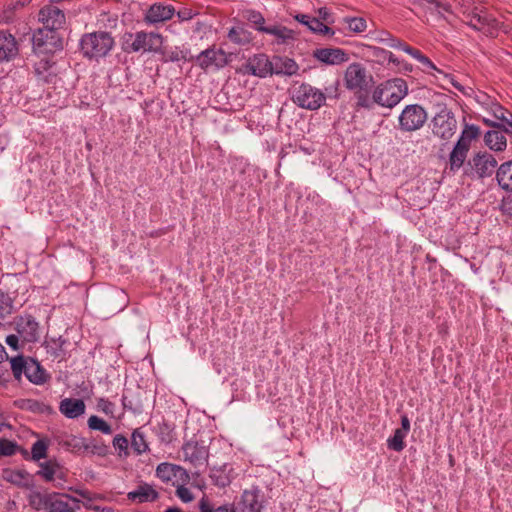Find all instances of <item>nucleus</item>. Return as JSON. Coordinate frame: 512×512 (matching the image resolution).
<instances>
[{"mask_svg": "<svg viewBox=\"0 0 512 512\" xmlns=\"http://www.w3.org/2000/svg\"><path fill=\"white\" fill-rule=\"evenodd\" d=\"M459 12L463 15L464 21L473 29L482 32L486 36L494 37L500 31V24L491 15L486 7L476 4L475 0H452Z\"/></svg>", "mask_w": 512, "mask_h": 512, "instance_id": "1", "label": "nucleus"}, {"mask_svg": "<svg viewBox=\"0 0 512 512\" xmlns=\"http://www.w3.org/2000/svg\"><path fill=\"white\" fill-rule=\"evenodd\" d=\"M408 94V84L402 78H393L377 85L372 92L373 101L381 107L393 108Z\"/></svg>", "mask_w": 512, "mask_h": 512, "instance_id": "2", "label": "nucleus"}, {"mask_svg": "<svg viewBox=\"0 0 512 512\" xmlns=\"http://www.w3.org/2000/svg\"><path fill=\"white\" fill-rule=\"evenodd\" d=\"M115 45L109 32L97 31L84 34L80 40L81 52L84 57L99 60L106 57Z\"/></svg>", "mask_w": 512, "mask_h": 512, "instance_id": "3", "label": "nucleus"}, {"mask_svg": "<svg viewBox=\"0 0 512 512\" xmlns=\"http://www.w3.org/2000/svg\"><path fill=\"white\" fill-rule=\"evenodd\" d=\"M163 44V37L154 32L139 31L126 33L123 36L122 48L126 52L146 53L159 52Z\"/></svg>", "mask_w": 512, "mask_h": 512, "instance_id": "4", "label": "nucleus"}, {"mask_svg": "<svg viewBox=\"0 0 512 512\" xmlns=\"http://www.w3.org/2000/svg\"><path fill=\"white\" fill-rule=\"evenodd\" d=\"M343 83L348 91L356 94L367 91L374 83V79L361 63L353 62L345 69Z\"/></svg>", "mask_w": 512, "mask_h": 512, "instance_id": "5", "label": "nucleus"}, {"mask_svg": "<svg viewBox=\"0 0 512 512\" xmlns=\"http://www.w3.org/2000/svg\"><path fill=\"white\" fill-rule=\"evenodd\" d=\"M292 101L300 108L314 111L325 103L326 95L308 83H301L292 89Z\"/></svg>", "mask_w": 512, "mask_h": 512, "instance_id": "6", "label": "nucleus"}, {"mask_svg": "<svg viewBox=\"0 0 512 512\" xmlns=\"http://www.w3.org/2000/svg\"><path fill=\"white\" fill-rule=\"evenodd\" d=\"M457 130V120L446 105H438V111L431 120L432 134L442 140H449Z\"/></svg>", "mask_w": 512, "mask_h": 512, "instance_id": "7", "label": "nucleus"}, {"mask_svg": "<svg viewBox=\"0 0 512 512\" xmlns=\"http://www.w3.org/2000/svg\"><path fill=\"white\" fill-rule=\"evenodd\" d=\"M33 49L37 53L51 54L62 49V42L57 32L43 26L32 36Z\"/></svg>", "mask_w": 512, "mask_h": 512, "instance_id": "8", "label": "nucleus"}, {"mask_svg": "<svg viewBox=\"0 0 512 512\" xmlns=\"http://www.w3.org/2000/svg\"><path fill=\"white\" fill-rule=\"evenodd\" d=\"M427 120V112L418 104L407 105L399 115V127L406 132H412L423 127Z\"/></svg>", "mask_w": 512, "mask_h": 512, "instance_id": "9", "label": "nucleus"}, {"mask_svg": "<svg viewBox=\"0 0 512 512\" xmlns=\"http://www.w3.org/2000/svg\"><path fill=\"white\" fill-rule=\"evenodd\" d=\"M31 502L35 504L36 510H47V512H73L68 504V496L65 494H49L41 495L39 493L32 496Z\"/></svg>", "mask_w": 512, "mask_h": 512, "instance_id": "10", "label": "nucleus"}, {"mask_svg": "<svg viewBox=\"0 0 512 512\" xmlns=\"http://www.w3.org/2000/svg\"><path fill=\"white\" fill-rule=\"evenodd\" d=\"M156 476L165 483H170L173 486L180 484H187L190 480L189 473L180 465L163 462L156 468Z\"/></svg>", "mask_w": 512, "mask_h": 512, "instance_id": "11", "label": "nucleus"}, {"mask_svg": "<svg viewBox=\"0 0 512 512\" xmlns=\"http://www.w3.org/2000/svg\"><path fill=\"white\" fill-rule=\"evenodd\" d=\"M195 61L197 65L207 70L211 67L222 68L230 61V54L226 53L223 49L211 47L200 52Z\"/></svg>", "mask_w": 512, "mask_h": 512, "instance_id": "12", "label": "nucleus"}, {"mask_svg": "<svg viewBox=\"0 0 512 512\" xmlns=\"http://www.w3.org/2000/svg\"><path fill=\"white\" fill-rule=\"evenodd\" d=\"M14 329L22 343H34L39 340V323L31 315H22L14 320Z\"/></svg>", "mask_w": 512, "mask_h": 512, "instance_id": "13", "label": "nucleus"}, {"mask_svg": "<svg viewBox=\"0 0 512 512\" xmlns=\"http://www.w3.org/2000/svg\"><path fill=\"white\" fill-rule=\"evenodd\" d=\"M468 164L478 178H487L495 172L497 160L488 152H478L473 155Z\"/></svg>", "mask_w": 512, "mask_h": 512, "instance_id": "14", "label": "nucleus"}, {"mask_svg": "<svg viewBox=\"0 0 512 512\" xmlns=\"http://www.w3.org/2000/svg\"><path fill=\"white\" fill-rule=\"evenodd\" d=\"M265 508L264 493L257 487L244 490L237 509L241 512H261Z\"/></svg>", "mask_w": 512, "mask_h": 512, "instance_id": "15", "label": "nucleus"}, {"mask_svg": "<svg viewBox=\"0 0 512 512\" xmlns=\"http://www.w3.org/2000/svg\"><path fill=\"white\" fill-rule=\"evenodd\" d=\"M242 72L264 78L271 72V63L266 55L256 54L250 57L242 66Z\"/></svg>", "mask_w": 512, "mask_h": 512, "instance_id": "16", "label": "nucleus"}, {"mask_svg": "<svg viewBox=\"0 0 512 512\" xmlns=\"http://www.w3.org/2000/svg\"><path fill=\"white\" fill-rule=\"evenodd\" d=\"M313 57L326 65H340L349 60L347 52L341 48H318L313 51Z\"/></svg>", "mask_w": 512, "mask_h": 512, "instance_id": "17", "label": "nucleus"}, {"mask_svg": "<svg viewBox=\"0 0 512 512\" xmlns=\"http://www.w3.org/2000/svg\"><path fill=\"white\" fill-rule=\"evenodd\" d=\"M39 20L43 26L56 32L65 24V14L55 6H45L39 12Z\"/></svg>", "mask_w": 512, "mask_h": 512, "instance_id": "18", "label": "nucleus"}, {"mask_svg": "<svg viewBox=\"0 0 512 512\" xmlns=\"http://www.w3.org/2000/svg\"><path fill=\"white\" fill-rule=\"evenodd\" d=\"M183 458L194 466H200L206 463L208 451L204 445L197 442H186L182 447Z\"/></svg>", "mask_w": 512, "mask_h": 512, "instance_id": "19", "label": "nucleus"}, {"mask_svg": "<svg viewBox=\"0 0 512 512\" xmlns=\"http://www.w3.org/2000/svg\"><path fill=\"white\" fill-rule=\"evenodd\" d=\"M174 13L175 9L173 6L155 3L146 12L145 21L149 24L161 23L171 19Z\"/></svg>", "mask_w": 512, "mask_h": 512, "instance_id": "20", "label": "nucleus"}, {"mask_svg": "<svg viewBox=\"0 0 512 512\" xmlns=\"http://www.w3.org/2000/svg\"><path fill=\"white\" fill-rule=\"evenodd\" d=\"M59 411L68 419H76L84 415L86 405L82 399L64 398L59 403Z\"/></svg>", "mask_w": 512, "mask_h": 512, "instance_id": "21", "label": "nucleus"}, {"mask_svg": "<svg viewBox=\"0 0 512 512\" xmlns=\"http://www.w3.org/2000/svg\"><path fill=\"white\" fill-rule=\"evenodd\" d=\"M18 54L15 37L5 31H0V62L9 61Z\"/></svg>", "mask_w": 512, "mask_h": 512, "instance_id": "22", "label": "nucleus"}, {"mask_svg": "<svg viewBox=\"0 0 512 512\" xmlns=\"http://www.w3.org/2000/svg\"><path fill=\"white\" fill-rule=\"evenodd\" d=\"M158 498V492L153 485L142 483L128 493V499L135 503L152 502Z\"/></svg>", "mask_w": 512, "mask_h": 512, "instance_id": "23", "label": "nucleus"}, {"mask_svg": "<svg viewBox=\"0 0 512 512\" xmlns=\"http://www.w3.org/2000/svg\"><path fill=\"white\" fill-rule=\"evenodd\" d=\"M210 477L215 485L226 487L236 477V472L231 464H224L221 467L213 468Z\"/></svg>", "mask_w": 512, "mask_h": 512, "instance_id": "24", "label": "nucleus"}, {"mask_svg": "<svg viewBox=\"0 0 512 512\" xmlns=\"http://www.w3.org/2000/svg\"><path fill=\"white\" fill-rule=\"evenodd\" d=\"M410 2L432 15L442 16L444 13H451V5L440 0H410Z\"/></svg>", "mask_w": 512, "mask_h": 512, "instance_id": "25", "label": "nucleus"}, {"mask_svg": "<svg viewBox=\"0 0 512 512\" xmlns=\"http://www.w3.org/2000/svg\"><path fill=\"white\" fill-rule=\"evenodd\" d=\"M261 32L273 35L279 44H286L296 39V33L292 29L281 25L261 27Z\"/></svg>", "mask_w": 512, "mask_h": 512, "instance_id": "26", "label": "nucleus"}, {"mask_svg": "<svg viewBox=\"0 0 512 512\" xmlns=\"http://www.w3.org/2000/svg\"><path fill=\"white\" fill-rule=\"evenodd\" d=\"M486 146L495 152L504 151L507 147V139L503 131L490 130L484 135Z\"/></svg>", "mask_w": 512, "mask_h": 512, "instance_id": "27", "label": "nucleus"}, {"mask_svg": "<svg viewBox=\"0 0 512 512\" xmlns=\"http://www.w3.org/2000/svg\"><path fill=\"white\" fill-rule=\"evenodd\" d=\"M499 186L512 192V160L502 163L496 171Z\"/></svg>", "mask_w": 512, "mask_h": 512, "instance_id": "28", "label": "nucleus"}, {"mask_svg": "<svg viewBox=\"0 0 512 512\" xmlns=\"http://www.w3.org/2000/svg\"><path fill=\"white\" fill-rule=\"evenodd\" d=\"M27 379L34 384H42L46 381V373L40 364L35 360H28V365L24 372Z\"/></svg>", "mask_w": 512, "mask_h": 512, "instance_id": "29", "label": "nucleus"}, {"mask_svg": "<svg viewBox=\"0 0 512 512\" xmlns=\"http://www.w3.org/2000/svg\"><path fill=\"white\" fill-rule=\"evenodd\" d=\"M411 57L423 65L422 71L424 73L433 76L435 80H439V74H442V70L437 68L436 65L420 50L416 49Z\"/></svg>", "mask_w": 512, "mask_h": 512, "instance_id": "30", "label": "nucleus"}, {"mask_svg": "<svg viewBox=\"0 0 512 512\" xmlns=\"http://www.w3.org/2000/svg\"><path fill=\"white\" fill-rule=\"evenodd\" d=\"M468 151L454 145L449 155V168L451 171H458L467 158Z\"/></svg>", "mask_w": 512, "mask_h": 512, "instance_id": "31", "label": "nucleus"}, {"mask_svg": "<svg viewBox=\"0 0 512 512\" xmlns=\"http://www.w3.org/2000/svg\"><path fill=\"white\" fill-rule=\"evenodd\" d=\"M227 37L237 45H246L251 42V34L241 26H235L229 29Z\"/></svg>", "mask_w": 512, "mask_h": 512, "instance_id": "32", "label": "nucleus"}, {"mask_svg": "<svg viewBox=\"0 0 512 512\" xmlns=\"http://www.w3.org/2000/svg\"><path fill=\"white\" fill-rule=\"evenodd\" d=\"M60 465L52 460L40 464V470L37 475L41 476L45 481L51 482L60 472Z\"/></svg>", "mask_w": 512, "mask_h": 512, "instance_id": "33", "label": "nucleus"}, {"mask_svg": "<svg viewBox=\"0 0 512 512\" xmlns=\"http://www.w3.org/2000/svg\"><path fill=\"white\" fill-rule=\"evenodd\" d=\"M441 84L442 87L445 88V85L447 83L451 84L455 89H457L459 92H461L465 96L471 95L473 92L472 88L470 87H464L461 85L455 78L453 74L446 73L442 70V74H439V80H436Z\"/></svg>", "mask_w": 512, "mask_h": 512, "instance_id": "34", "label": "nucleus"}, {"mask_svg": "<svg viewBox=\"0 0 512 512\" xmlns=\"http://www.w3.org/2000/svg\"><path fill=\"white\" fill-rule=\"evenodd\" d=\"M131 447L134 452L138 455L145 453L148 450V444L145 439V435L140 429L134 430L131 436Z\"/></svg>", "mask_w": 512, "mask_h": 512, "instance_id": "35", "label": "nucleus"}, {"mask_svg": "<svg viewBox=\"0 0 512 512\" xmlns=\"http://www.w3.org/2000/svg\"><path fill=\"white\" fill-rule=\"evenodd\" d=\"M379 53L383 54V60L387 61L389 63H392L398 67L399 72H412L413 67L408 62L401 60L397 58L392 52L390 51H378Z\"/></svg>", "mask_w": 512, "mask_h": 512, "instance_id": "36", "label": "nucleus"}, {"mask_svg": "<svg viewBox=\"0 0 512 512\" xmlns=\"http://www.w3.org/2000/svg\"><path fill=\"white\" fill-rule=\"evenodd\" d=\"M407 433L401 431L400 429H396L394 431V435L387 439V446L389 449L400 452L405 448L404 439L406 438Z\"/></svg>", "mask_w": 512, "mask_h": 512, "instance_id": "37", "label": "nucleus"}, {"mask_svg": "<svg viewBox=\"0 0 512 512\" xmlns=\"http://www.w3.org/2000/svg\"><path fill=\"white\" fill-rule=\"evenodd\" d=\"M488 105L489 111L492 113V115L496 119L505 122L509 126V122H512V114L503 108L499 103L490 101Z\"/></svg>", "mask_w": 512, "mask_h": 512, "instance_id": "38", "label": "nucleus"}, {"mask_svg": "<svg viewBox=\"0 0 512 512\" xmlns=\"http://www.w3.org/2000/svg\"><path fill=\"white\" fill-rule=\"evenodd\" d=\"M309 31L315 34L325 35L329 37H333L335 32L332 28L325 25L319 18L312 17L310 20V25L308 27Z\"/></svg>", "mask_w": 512, "mask_h": 512, "instance_id": "39", "label": "nucleus"}, {"mask_svg": "<svg viewBox=\"0 0 512 512\" xmlns=\"http://www.w3.org/2000/svg\"><path fill=\"white\" fill-rule=\"evenodd\" d=\"M343 22L350 32L362 33L367 29V22L362 17H345Z\"/></svg>", "mask_w": 512, "mask_h": 512, "instance_id": "40", "label": "nucleus"}, {"mask_svg": "<svg viewBox=\"0 0 512 512\" xmlns=\"http://www.w3.org/2000/svg\"><path fill=\"white\" fill-rule=\"evenodd\" d=\"M48 443L47 441L40 439L37 440L31 447V459L33 461H39L47 457Z\"/></svg>", "mask_w": 512, "mask_h": 512, "instance_id": "41", "label": "nucleus"}, {"mask_svg": "<svg viewBox=\"0 0 512 512\" xmlns=\"http://www.w3.org/2000/svg\"><path fill=\"white\" fill-rule=\"evenodd\" d=\"M88 427L91 430L101 431L103 434H111L112 428L102 418L92 415L88 419Z\"/></svg>", "mask_w": 512, "mask_h": 512, "instance_id": "42", "label": "nucleus"}, {"mask_svg": "<svg viewBox=\"0 0 512 512\" xmlns=\"http://www.w3.org/2000/svg\"><path fill=\"white\" fill-rule=\"evenodd\" d=\"M11 369L14 376L17 379H20L21 375L24 374L26 367L28 365V361L25 360L22 356L13 357L10 361Z\"/></svg>", "mask_w": 512, "mask_h": 512, "instance_id": "43", "label": "nucleus"}, {"mask_svg": "<svg viewBox=\"0 0 512 512\" xmlns=\"http://www.w3.org/2000/svg\"><path fill=\"white\" fill-rule=\"evenodd\" d=\"M13 309V301L11 297L0 290V319L11 314Z\"/></svg>", "mask_w": 512, "mask_h": 512, "instance_id": "44", "label": "nucleus"}, {"mask_svg": "<svg viewBox=\"0 0 512 512\" xmlns=\"http://www.w3.org/2000/svg\"><path fill=\"white\" fill-rule=\"evenodd\" d=\"M165 62H178L186 59V53L178 47L162 52Z\"/></svg>", "mask_w": 512, "mask_h": 512, "instance_id": "45", "label": "nucleus"}, {"mask_svg": "<svg viewBox=\"0 0 512 512\" xmlns=\"http://www.w3.org/2000/svg\"><path fill=\"white\" fill-rule=\"evenodd\" d=\"M17 451V444L8 439H0V455L12 456Z\"/></svg>", "mask_w": 512, "mask_h": 512, "instance_id": "46", "label": "nucleus"}, {"mask_svg": "<svg viewBox=\"0 0 512 512\" xmlns=\"http://www.w3.org/2000/svg\"><path fill=\"white\" fill-rule=\"evenodd\" d=\"M176 496L184 503H189L193 501L194 495L191 490L186 487V484H180L176 486Z\"/></svg>", "mask_w": 512, "mask_h": 512, "instance_id": "47", "label": "nucleus"}, {"mask_svg": "<svg viewBox=\"0 0 512 512\" xmlns=\"http://www.w3.org/2000/svg\"><path fill=\"white\" fill-rule=\"evenodd\" d=\"M461 135L467 140H475L480 135V128L474 124H466L461 132Z\"/></svg>", "mask_w": 512, "mask_h": 512, "instance_id": "48", "label": "nucleus"}, {"mask_svg": "<svg viewBox=\"0 0 512 512\" xmlns=\"http://www.w3.org/2000/svg\"><path fill=\"white\" fill-rule=\"evenodd\" d=\"M113 446L119 451V454L128 455V440L122 435H116L113 439Z\"/></svg>", "mask_w": 512, "mask_h": 512, "instance_id": "49", "label": "nucleus"}, {"mask_svg": "<svg viewBox=\"0 0 512 512\" xmlns=\"http://www.w3.org/2000/svg\"><path fill=\"white\" fill-rule=\"evenodd\" d=\"M247 18H248L249 22H251L255 26V29L260 32H261V27H266L265 19L260 12L249 11Z\"/></svg>", "mask_w": 512, "mask_h": 512, "instance_id": "50", "label": "nucleus"}, {"mask_svg": "<svg viewBox=\"0 0 512 512\" xmlns=\"http://www.w3.org/2000/svg\"><path fill=\"white\" fill-rule=\"evenodd\" d=\"M388 46L391 48L402 50L405 53L409 54L410 56H412V54L416 50V48L411 47L410 45H408L407 43L403 42L402 40H400L396 37L394 38V40H392V42L388 43Z\"/></svg>", "mask_w": 512, "mask_h": 512, "instance_id": "51", "label": "nucleus"}, {"mask_svg": "<svg viewBox=\"0 0 512 512\" xmlns=\"http://www.w3.org/2000/svg\"><path fill=\"white\" fill-rule=\"evenodd\" d=\"M97 408L107 415H113L115 405L111 401L105 398H99L97 400Z\"/></svg>", "mask_w": 512, "mask_h": 512, "instance_id": "52", "label": "nucleus"}, {"mask_svg": "<svg viewBox=\"0 0 512 512\" xmlns=\"http://www.w3.org/2000/svg\"><path fill=\"white\" fill-rule=\"evenodd\" d=\"M6 344L13 350L18 351L23 348L25 343H22L21 338L19 337L18 334H12L6 337Z\"/></svg>", "mask_w": 512, "mask_h": 512, "instance_id": "53", "label": "nucleus"}, {"mask_svg": "<svg viewBox=\"0 0 512 512\" xmlns=\"http://www.w3.org/2000/svg\"><path fill=\"white\" fill-rule=\"evenodd\" d=\"M317 13H318L319 19L322 22H327L329 24L334 23V17L332 15V13L330 12V10L327 9L326 7L319 8Z\"/></svg>", "mask_w": 512, "mask_h": 512, "instance_id": "54", "label": "nucleus"}, {"mask_svg": "<svg viewBox=\"0 0 512 512\" xmlns=\"http://www.w3.org/2000/svg\"><path fill=\"white\" fill-rule=\"evenodd\" d=\"M284 70L283 72L286 74V75H294L297 73L298 71V65L297 63L292 60V59H286L284 61Z\"/></svg>", "mask_w": 512, "mask_h": 512, "instance_id": "55", "label": "nucleus"}, {"mask_svg": "<svg viewBox=\"0 0 512 512\" xmlns=\"http://www.w3.org/2000/svg\"><path fill=\"white\" fill-rule=\"evenodd\" d=\"M25 475L26 473L22 471L11 472L8 480L16 484H21Z\"/></svg>", "mask_w": 512, "mask_h": 512, "instance_id": "56", "label": "nucleus"}, {"mask_svg": "<svg viewBox=\"0 0 512 512\" xmlns=\"http://www.w3.org/2000/svg\"><path fill=\"white\" fill-rule=\"evenodd\" d=\"M293 18L299 22L300 24L306 26L307 28L310 25V20L312 19V16H309L307 14L298 13L293 16Z\"/></svg>", "mask_w": 512, "mask_h": 512, "instance_id": "57", "label": "nucleus"}, {"mask_svg": "<svg viewBox=\"0 0 512 512\" xmlns=\"http://www.w3.org/2000/svg\"><path fill=\"white\" fill-rule=\"evenodd\" d=\"M394 38L395 37L392 36L389 32L382 31L379 34V37L377 38V41L388 46V43L392 42V40H394Z\"/></svg>", "mask_w": 512, "mask_h": 512, "instance_id": "58", "label": "nucleus"}, {"mask_svg": "<svg viewBox=\"0 0 512 512\" xmlns=\"http://www.w3.org/2000/svg\"><path fill=\"white\" fill-rule=\"evenodd\" d=\"M471 143V140H467L465 137L460 135L455 145L469 152Z\"/></svg>", "mask_w": 512, "mask_h": 512, "instance_id": "59", "label": "nucleus"}, {"mask_svg": "<svg viewBox=\"0 0 512 512\" xmlns=\"http://www.w3.org/2000/svg\"><path fill=\"white\" fill-rule=\"evenodd\" d=\"M399 429L401 431L407 433V434L409 433V431H410V420L407 417V415H403L401 417V427Z\"/></svg>", "mask_w": 512, "mask_h": 512, "instance_id": "60", "label": "nucleus"}, {"mask_svg": "<svg viewBox=\"0 0 512 512\" xmlns=\"http://www.w3.org/2000/svg\"><path fill=\"white\" fill-rule=\"evenodd\" d=\"M200 512H213L206 501L205 498H202L200 501Z\"/></svg>", "mask_w": 512, "mask_h": 512, "instance_id": "61", "label": "nucleus"}, {"mask_svg": "<svg viewBox=\"0 0 512 512\" xmlns=\"http://www.w3.org/2000/svg\"><path fill=\"white\" fill-rule=\"evenodd\" d=\"M483 122H484L487 126H490V127H494V128H502V127H503V124H500V123L494 122V121L489 120V119H486V118H484V119H483Z\"/></svg>", "mask_w": 512, "mask_h": 512, "instance_id": "62", "label": "nucleus"}, {"mask_svg": "<svg viewBox=\"0 0 512 512\" xmlns=\"http://www.w3.org/2000/svg\"><path fill=\"white\" fill-rule=\"evenodd\" d=\"M373 55L379 59V61H383V54L379 53L378 51H386L385 49L373 47Z\"/></svg>", "mask_w": 512, "mask_h": 512, "instance_id": "63", "label": "nucleus"}, {"mask_svg": "<svg viewBox=\"0 0 512 512\" xmlns=\"http://www.w3.org/2000/svg\"><path fill=\"white\" fill-rule=\"evenodd\" d=\"M500 30H502L507 36L512 38V27L508 25H500Z\"/></svg>", "mask_w": 512, "mask_h": 512, "instance_id": "64", "label": "nucleus"}]
</instances>
